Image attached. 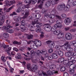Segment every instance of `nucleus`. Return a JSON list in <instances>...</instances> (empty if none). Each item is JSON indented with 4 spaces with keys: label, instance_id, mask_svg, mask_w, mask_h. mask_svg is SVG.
Segmentation results:
<instances>
[{
    "label": "nucleus",
    "instance_id": "4c0bfd02",
    "mask_svg": "<svg viewBox=\"0 0 76 76\" xmlns=\"http://www.w3.org/2000/svg\"><path fill=\"white\" fill-rule=\"evenodd\" d=\"M55 48L56 50H57V51H59V50H60L61 48V46L60 45H57L55 47Z\"/></svg>",
    "mask_w": 76,
    "mask_h": 76
},
{
    "label": "nucleus",
    "instance_id": "412c9836",
    "mask_svg": "<svg viewBox=\"0 0 76 76\" xmlns=\"http://www.w3.org/2000/svg\"><path fill=\"white\" fill-rule=\"evenodd\" d=\"M12 26H8L7 27L5 28V32H9V30L10 29L9 28H11Z\"/></svg>",
    "mask_w": 76,
    "mask_h": 76
},
{
    "label": "nucleus",
    "instance_id": "09e8293b",
    "mask_svg": "<svg viewBox=\"0 0 76 76\" xmlns=\"http://www.w3.org/2000/svg\"><path fill=\"white\" fill-rule=\"evenodd\" d=\"M32 2V4H35L37 2V0H31V2Z\"/></svg>",
    "mask_w": 76,
    "mask_h": 76
},
{
    "label": "nucleus",
    "instance_id": "9b49d317",
    "mask_svg": "<svg viewBox=\"0 0 76 76\" xmlns=\"http://www.w3.org/2000/svg\"><path fill=\"white\" fill-rule=\"evenodd\" d=\"M37 56H39V57L41 56V54H40V53L41 54H45L46 53L45 51H44L42 50L40 51L39 50H37Z\"/></svg>",
    "mask_w": 76,
    "mask_h": 76
},
{
    "label": "nucleus",
    "instance_id": "79ce46f5",
    "mask_svg": "<svg viewBox=\"0 0 76 76\" xmlns=\"http://www.w3.org/2000/svg\"><path fill=\"white\" fill-rule=\"evenodd\" d=\"M55 17H56L57 19H62L61 16L58 15H55Z\"/></svg>",
    "mask_w": 76,
    "mask_h": 76
},
{
    "label": "nucleus",
    "instance_id": "c85d7f7f",
    "mask_svg": "<svg viewBox=\"0 0 76 76\" xmlns=\"http://www.w3.org/2000/svg\"><path fill=\"white\" fill-rule=\"evenodd\" d=\"M3 37L5 38H8L9 37V36L8 33H4L3 34Z\"/></svg>",
    "mask_w": 76,
    "mask_h": 76
},
{
    "label": "nucleus",
    "instance_id": "f3484780",
    "mask_svg": "<svg viewBox=\"0 0 76 76\" xmlns=\"http://www.w3.org/2000/svg\"><path fill=\"white\" fill-rule=\"evenodd\" d=\"M61 30L58 29L56 31H54V34L55 35H58L60 34L61 33Z\"/></svg>",
    "mask_w": 76,
    "mask_h": 76
},
{
    "label": "nucleus",
    "instance_id": "a878e982",
    "mask_svg": "<svg viewBox=\"0 0 76 76\" xmlns=\"http://www.w3.org/2000/svg\"><path fill=\"white\" fill-rule=\"evenodd\" d=\"M71 63H70V62L69 63L67 62V63H66L67 64L65 66L66 67H67V68H69L70 69V66L71 65Z\"/></svg>",
    "mask_w": 76,
    "mask_h": 76
},
{
    "label": "nucleus",
    "instance_id": "0e129e2a",
    "mask_svg": "<svg viewBox=\"0 0 76 76\" xmlns=\"http://www.w3.org/2000/svg\"><path fill=\"white\" fill-rule=\"evenodd\" d=\"M61 21V20H57L56 21V23H57V25H58V24H60V23H61L60 22Z\"/></svg>",
    "mask_w": 76,
    "mask_h": 76
},
{
    "label": "nucleus",
    "instance_id": "c03bdc74",
    "mask_svg": "<svg viewBox=\"0 0 76 76\" xmlns=\"http://www.w3.org/2000/svg\"><path fill=\"white\" fill-rule=\"evenodd\" d=\"M66 70V68L64 66L62 67L60 69L61 72H64Z\"/></svg>",
    "mask_w": 76,
    "mask_h": 76
},
{
    "label": "nucleus",
    "instance_id": "423d86ee",
    "mask_svg": "<svg viewBox=\"0 0 76 76\" xmlns=\"http://www.w3.org/2000/svg\"><path fill=\"white\" fill-rule=\"evenodd\" d=\"M64 48L66 51H69V52H72L73 51V49L71 48L70 45H68L67 46H64Z\"/></svg>",
    "mask_w": 76,
    "mask_h": 76
},
{
    "label": "nucleus",
    "instance_id": "4d7b16f0",
    "mask_svg": "<svg viewBox=\"0 0 76 76\" xmlns=\"http://www.w3.org/2000/svg\"><path fill=\"white\" fill-rule=\"evenodd\" d=\"M20 11H21V8L20 7L17 9L16 12L17 13H20Z\"/></svg>",
    "mask_w": 76,
    "mask_h": 76
},
{
    "label": "nucleus",
    "instance_id": "58836bf2",
    "mask_svg": "<svg viewBox=\"0 0 76 76\" xmlns=\"http://www.w3.org/2000/svg\"><path fill=\"white\" fill-rule=\"evenodd\" d=\"M70 55L72 56H75L76 55V52H70Z\"/></svg>",
    "mask_w": 76,
    "mask_h": 76
},
{
    "label": "nucleus",
    "instance_id": "7c9ffc66",
    "mask_svg": "<svg viewBox=\"0 0 76 76\" xmlns=\"http://www.w3.org/2000/svg\"><path fill=\"white\" fill-rule=\"evenodd\" d=\"M44 17H47V18H48V19H49L50 18V15L48 14V13H46L44 15Z\"/></svg>",
    "mask_w": 76,
    "mask_h": 76
},
{
    "label": "nucleus",
    "instance_id": "c9c22d12",
    "mask_svg": "<svg viewBox=\"0 0 76 76\" xmlns=\"http://www.w3.org/2000/svg\"><path fill=\"white\" fill-rule=\"evenodd\" d=\"M50 69H54L56 68V66L54 65H51L50 66Z\"/></svg>",
    "mask_w": 76,
    "mask_h": 76
},
{
    "label": "nucleus",
    "instance_id": "5701e85b",
    "mask_svg": "<svg viewBox=\"0 0 76 76\" xmlns=\"http://www.w3.org/2000/svg\"><path fill=\"white\" fill-rule=\"evenodd\" d=\"M64 60V58H60L58 60V62L60 63H61L62 62H63Z\"/></svg>",
    "mask_w": 76,
    "mask_h": 76
},
{
    "label": "nucleus",
    "instance_id": "7ed1b4c3",
    "mask_svg": "<svg viewBox=\"0 0 76 76\" xmlns=\"http://www.w3.org/2000/svg\"><path fill=\"white\" fill-rule=\"evenodd\" d=\"M32 42L34 43L35 45L37 47H39V46H41L42 45L41 42V41H39L38 40L36 39L34 41H32Z\"/></svg>",
    "mask_w": 76,
    "mask_h": 76
},
{
    "label": "nucleus",
    "instance_id": "0eeeda50",
    "mask_svg": "<svg viewBox=\"0 0 76 76\" xmlns=\"http://www.w3.org/2000/svg\"><path fill=\"white\" fill-rule=\"evenodd\" d=\"M64 7H65V4H61L58 5L57 9L58 10L61 11L63 10Z\"/></svg>",
    "mask_w": 76,
    "mask_h": 76
},
{
    "label": "nucleus",
    "instance_id": "72a5a7b5",
    "mask_svg": "<svg viewBox=\"0 0 76 76\" xmlns=\"http://www.w3.org/2000/svg\"><path fill=\"white\" fill-rule=\"evenodd\" d=\"M27 67L28 70H29V69H31V70H32L31 68V65L30 64H27Z\"/></svg>",
    "mask_w": 76,
    "mask_h": 76
},
{
    "label": "nucleus",
    "instance_id": "f704fd0d",
    "mask_svg": "<svg viewBox=\"0 0 76 76\" xmlns=\"http://www.w3.org/2000/svg\"><path fill=\"white\" fill-rule=\"evenodd\" d=\"M51 3L50 1H47L45 4V6H47L48 7L50 6L51 5Z\"/></svg>",
    "mask_w": 76,
    "mask_h": 76
},
{
    "label": "nucleus",
    "instance_id": "6e6552de",
    "mask_svg": "<svg viewBox=\"0 0 76 76\" xmlns=\"http://www.w3.org/2000/svg\"><path fill=\"white\" fill-rule=\"evenodd\" d=\"M4 19H5L4 15H1L0 17V26L3 25V23L4 22Z\"/></svg>",
    "mask_w": 76,
    "mask_h": 76
},
{
    "label": "nucleus",
    "instance_id": "3c124183",
    "mask_svg": "<svg viewBox=\"0 0 76 76\" xmlns=\"http://www.w3.org/2000/svg\"><path fill=\"white\" fill-rule=\"evenodd\" d=\"M8 32L10 33V34H13L14 32V30L12 29H10Z\"/></svg>",
    "mask_w": 76,
    "mask_h": 76
},
{
    "label": "nucleus",
    "instance_id": "8fccbe9b",
    "mask_svg": "<svg viewBox=\"0 0 76 76\" xmlns=\"http://www.w3.org/2000/svg\"><path fill=\"white\" fill-rule=\"evenodd\" d=\"M30 55L34 56L35 54V52L33 50H31L30 52Z\"/></svg>",
    "mask_w": 76,
    "mask_h": 76
},
{
    "label": "nucleus",
    "instance_id": "774afa93",
    "mask_svg": "<svg viewBox=\"0 0 76 76\" xmlns=\"http://www.w3.org/2000/svg\"><path fill=\"white\" fill-rule=\"evenodd\" d=\"M2 45L3 48H4V49H6V48H7L6 45H5L4 43L2 44Z\"/></svg>",
    "mask_w": 76,
    "mask_h": 76
},
{
    "label": "nucleus",
    "instance_id": "c756f323",
    "mask_svg": "<svg viewBox=\"0 0 76 76\" xmlns=\"http://www.w3.org/2000/svg\"><path fill=\"white\" fill-rule=\"evenodd\" d=\"M34 38V36L32 35H28L27 36V39H32Z\"/></svg>",
    "mask_w": 76,
    "mask_h": 76
},
{
    "label": "nucleus",
    "instance_id": "dca6fc26",
    "mask_svg": "<svg viewBox=\"0 0 76 76\" xmlns=\"http://www.w3.org/2000/svg\"><path fill=\"white\" fill-rule=\"evenodd\" d=\"M49 1L50 3V4L52 6H54L55 4H57L58 3V2H56L55 0H50Z\"/></svg>",
    "mask_w": 76,
    "mask_h": 76
},
{
    "label": "nucleus",
    "instance_id": "864d4df0",
    "mask_svg": "<svg viewBox=\"0 0 76 76\" xmlns=\"http://www.w3.org/2000/svg\"><path fill=\"white\" fill-rule=\"evenodd\" d=\"M51 49H49L48 52L49 53H53V49L52 48H50Z\"/></svg>",
    "mask_w": 76,
    "mask_h": 76
},
{
    "label": "nucleus",
    "instance_id": "e2e57ef3",
    "mask_svg": "<svg viewBox=\"0 0 76 76\" xmlns=\"http://www.w3.org/2000/svg\"><path fill=\"white\" fill-rule=\"evenodd\" d=\"M56 10H55V9H54L53 10L52 12V13H53V14H56Z\"/></svg>",
    "mask_w": 76,
    "mask_h": 76
},
{
    "label": "nucleus",
    "instance_id": "338daca9",
    "mask_svg": "<svg viewBox=\"0 0 76 76\" xmlns=\"http://www.w3.org/2000/svg\"><path fill=\"white\" fill-rule=\"evenodd\" d=\"M46 12H47V11L45 9H43L42 10V13H43V14L45 13Z\"/></svg>",
    "mask_w": 76,
    "mask_h": 76
},
{
    "label": "nucleus",
    "instance_id": "de8ad7c7",
    "mask_svg": "<svg viewBox=\"0 0 76 76\" xmlns=\"http://www.w3.org/2000/svg\"><path fill=\"white\" fill-rule=\"evenodd\" d=\"M20 29H21L22 31H26V28L22 27L21 26H20Z\"/></svg>",
    "mask_w": 76,
    "mask_h": 76
},
{
    "label": "nucleus",
    "instance_id": "603ef678",
    "mask_svg": "<svg viewBox=\"0 0 76 76\" xmlns=\"http://www.w3.org/2000/svg\"><path fill=\"white\" fill-rule=\"evenodd\" d=\"M36 32H37V33H38V32H40L41 31V29H38V28H36L35 29Z\"/></svg>",
    "mask_w": 76,
    "mask_h": 76
},
{
    "label": "nucleus",
    "instance_id": "f257e3e1",
    "mask_svg": "<svg viewBox=\"0 0 76 76\" xmlns=\"http://www.w3.org/2000/svg\"><path fill=\"white\" fill-rule=\"evenodd\" d=\"M53 73L58 74V71H56L54 72H52L50 70L48 71H47V74H48V75L46 74L45 73H44L42 71H39V75L40 76H48V75L51 76L53 75Z\"/></svg>",
    "mask_w": 76,
    "mask_h": 76
},
{
    "label": "nucleus",
    "instance_id": "052dcab7",
    "mask_svg": "<svg viewBox=\"0 0 76 76\" xmlns=\"http://www.w3.org/2000/svg\"><path fill=\"white\" fill-rule=\"evenodd\" d=\"M61 16L63 19H64V18H66V15L65 14H63L61 15Z\"/></svg>",
    "mask_w": 76,
    "mask_h": 76
},
{
    "label": "nucleus",
    "instance_id": "5fc2aeb1",
    "mask_svg": "<svg viewBox=\"0 0 76 76\" xmlns=\"http://www.w3.org/2000/svg\"><path fill=\"white\" fill-rule=\"evenodd\" d=\"M12 49V47H9L8 49H7L6 50V52H10V50Z\"/></svg>",
    "mask_w": 76,
    "mask_h": 76
},
{
    "label": "nucleus",
    "instance_id": "6ab92c4d",
    "mask_svg": "<svg viewBox=\"0 0 76 76\" xmlns=\"http://www.w3.org/2000/svg\"><path fill=\"white\" fill-rule=\"evenodd\" d=\"M45 1V0H42V1L41 2L40 4L38 6V8H39V9H42L43 3H44V1Z\"/></svg>",
    "mask_w": 76,
    "mask_h": 76
},
{
    "label": "nucleus",
    "instance_id": "6e6d98bb",
    "mask_svg": "<svg viewBox=\"0 0 76 76\" xmlns=\"http://www.w3.org/2000/svg\"><path fill=\"white\" fill-rule=\"evenodd\" d=\"M44 33L43 32H41V34L40 35V38H42L43 37H44Z\"/></svg>",
    "mask_w": 76,
    "mask_h": 76
},
{
    "label": "nucleus",
    "instance_id": "680f3d73",
    "mask_svg": "<svg viewBox=\"0 0 76 76\" xmlns=\"http://www.w3.org/2000/svg\"><path fill=\"white\" fill-rule=\"evenodd\" d=\"M70 32H76V28H73L70 30Z\"/></svg>",
    "mask_w": 76,
    "mask_h": 76
},
{
    "label": "nucleus",
    "instance_id": "4be33fe9",
    "mask_svg": "<svg viewBox=\"0 0 76 76\" xmlns=\"http://www.w3.org/2000/svg\"><path fill=\"white\" fill-rule=\"evenodd\" d=\"M42 26V24L40 23H38L35 26H34V27H37V28H40L41 26Z\"/></svg>",
    "mask_w": 76,
    "mask_h": 76
},
{
    "label": "nucleus",
    "instance_id": "f03ea898",
    "mask_svg": "<svg viewBox=\"0 0 76 76\" xmlns=\"http://www.w3.org/2000/svg\"><path fill=\"white\" fill-rule=\"evenodd\" d=\"M74 63L71 64V66H70L69 71L71 73H74L75 72V69H76V65L74 64Z\"/></svg>",
    "mask_w": 76,
    "mask_h": 76
},
{
    "label": "nucleus",
    "instance_id": "1a4fd4ad",
    "mask_svg": "<svg viewBox=\"0 0 76 76\" xmlns=\"http://www.w3.org/2000/svg\"><path fill=\"white\" fill-rule=\"evenodd\" d=\"M29 10L28 9H26L25 11V15H24V16L23 17V19H26L28 15L29 14Z\"/></svg>",
    "mask_w": 76,
    "mask_h": 76
},
{
    "label": "nucleus",
    "instance_id": "473e14b6",
    "mask_svg": "<svg viewBox=\"0 0 76 76\" xmlns=\"http://www.w3.org/2000/svg\"><path fill=\"white\" fill-rule=\"evenodd\" d=\"M65 55L66 57H69V56H70V52H66Z\"/></svg>",
    "mask_w": 76,
    "mask_h": 76
},
{
    "label": "nucleus",
    "instance_id": "f8f14e48",
    "mask_svg": "<svg viewBox=\"0 0 76 76\" xmlns=\"http://www.w3.org/2000/svg\"><path fill=\"white\" fill-rule=\"evenodd\" d=\"M55 52L57 54H58L60 57H63L64 56V53L63 51L61 50H56Z\"/></svg>",
    "mask_w": 76,
    "mask_h": 76
},
{
    "label": "nucleus",
    "instance_id": "2f4dec72",
    "mask_svg": "<svg viewBox=\"0 0 76 76\" xmlns=\"http://www.w3.org/2000/svg\"><path fill=\"white\" fill-rule=\"evenodd\" d=\"M28 20L30 22H32H32H33L34 20V19H33V17L31 16H30L28 17Z\"/></svg>",
    "mask_w": 76,
    "mask_h": 76
},
{
    "label": "nucleus",
    "instance_id": "69168bd1",
    "mask_svg": "<svg viewBox=\"0 0 76 76\" xmlns=\"http://www.w3.org/2000/svg\"><path fill=\"white\" fill-rule=\"evenodd\" d=\"M10 72L12 73H13V70L14 71V69L12 68H10Z\"/></svg>",
    "mask_w": 76,
    "mask_h": 76
},
{
    "label": "nucleus",
    "instance_id": "2eb2a0df",
    "mask_svg": "<svg viewBox=\"0 0 76 76\" xmlns=\"http://www.w3.org/2000/svg\"><path fill=\"white\" fill-rule=\"evenodd\" d=\"M15 7V5H12V7L9 8L8 10H7V8L4 7V10L5 11V10H7L6 11V12H10V10H12V9H13V7Z\"/></svg>",
    "mask_w": 76,
    "mask_h": 76
},
{
    "label": "nucleus",
    "instance_id": "49530a36",
    "mask_svg": "<svg viewBox=\"0 0 76 76\" xmlns=\"http://www.w3.org/2000/svg\"><path fill=\"white\" fill-rule=\"evenodd\" d=\"M53 58L52 55V56H49V57H48V59L49 60H53Z\"/></svg>",
    "mask_w": 76,
    "mask_h": 76
},
{
    "label": "nucleus",
    "instance_id": "393cba45",
    "mask_svg": "<svg viewBox=\"0 0 76 76\" xmlns=\"http://www.w3.org/2000/svg\"><path fill=\"white\" fill-rule=\"evenodd\" d=\"M13 43L14 44L17 45H21V44L20 42H18L17 41H14L13 42Z\"/></svg>",
    "mask_w": 76,
    "mask_h": 76
},
{
    "label": "nucleus",
    "instance_id": "a19ab883",
    "mask_svg": "<svg viewBox=\"0 0 76 76\" xmlns=\"http://www.w3.org/2000/svg\"><path fill=\"white\" fill-rule=\"evenodd\" d=\"M31 61L32 63H36V62H37V61H38V60L37 59H32Z\"/></svg>",
    "mask_w": 76,
    "mask_h": 76
},
{
    "label": "nucleus",
    "instance_id": "bb28decb",
    "mask_svg": "<svg viewBox=\"0 0 76 76\" xmlns=\"http://www.w3.org/2000/svg\"><path fill=\"white\" fill-rule=\"evenodd\" d=\"M53 58L54 59H57L58 58V56L56 53H53L52 55Z\"/></svg>",
    "mask_w": 76,
    "mask_h": 76
},
{
    "label": "nucleus",
    "instance_id": "39448f33",
    "mask_svg": "<svg viewBox=\"0 0 76 76\" xmlns=\"http://www.w3.org/2000/svg\"><path fill=\"white\" fill-rule=\"evenodd\" d=\"M68 60H65V61H66L67 63H68L69 61H70V63H75L76 61H75V60L73 59H74V58L71 57L70 56H68Z\"/></svg>",
    "mask_w": 76,
    "mask_h": 76
},
{
    "label": "nucleus",
    "instance_id": "4468645a",
    "mask_svg": "<svg viewBox=\"0 0 76 76\" xmlns=\"http://www.w3.org/2000/svg\"><path fill=\"white\" fill-rule=\"evenodd\" d=\"M45 29L46 31L50 32V31H52V30L54 29V28H51V27L50 26H46L45 27Z\"/></svg>",
    "mask_w": 76,
    "mask_h": 76
},
{
    "label": "nucleus",
    "instance_id": "13d9d810",
    "mask_svg": "<svg viewBox=\"0 0 76 76\" xmlns=\"http://www.w3.org/2000/svg\"><path fill=\"white\" fill-rule=\"evenodd\" d=\"M72 44L73 45L74 47H76V42L74 41L72 42Z\"/></svg>",
    "mask_w": 76,
    "mask_h": 76
},
{
    "label": "nucleus",
    "instance_id": "9d476101",
    "mask_svg": "<svg viewBox=\"0 0 76 76\" xmlns=\"http://www.w3.org/2000/svg\"><path fill=\"white\" fill-rule=\"evenodd\" d=\"M72 22V19L71 18H66L64 21V22L65 23L66 25H69Z\"/></svg>",
    "mask_w": 76,
    "mask_h": 76
},
{
    "label": "nucleus",
    "instance_id": "b1692460",
    "mask_svg": "<svg viewBox=\"0 0 76 76\" xmlns=\"http://www.w3.org/2000/svg\"><path fill=\"white\" fill-rule=\"evenodd\" d=\"M56 15L55 14L50 15L49 19H54L55 18Z\"/></svg>",
    "mask_w": 76,
    "mask_h": 76
},
{
    "label": "nucleus",
    "instance_id": "ea45409f",
    "mask_svg": "<svg viewBox=\"0 0 76 76\" xmlns=\"http://www.w3.org/2000/svg\"><path fill=\"white\" fill-rule=\"evenodd\" d=\"M21 25L22 26H25L26 24H25V21L24 20H22L21 22Z\"/></svg>",
    "mask_w": 76,
    "mask_h": 76
},
{
    "label": "nucleus",
    "instance_id": "ddd939ff",
    "mask_svg": "<svg viewBox=\"0 0 76 76\" xmlns=\"http://www.w3.org/2000/svg\"><path fill=\"white\" fill-rule=\"evenodd\" d=\"M65 38L67 40L72 39V34L70 33H67L65 36Z\"/></svg>",
    "mask_w": 76,
    "mask_h": 76
},
{
    "label": "nucleus",
    "instance_id": "a211bd4d",
    "mask_svg": "<svg viewBox=\"0 0 76 76\" xmlns=\"http://www.w3.org/2000/svg\"><path fill=\"white\" fill-rule=\"evenodd\" d=\"M38 69V67L37 66V65L36 64H33L31 66V69L34 70H37Z\"/></svg>",
    "mask_w": 76,
    "mask_h": 76
},
{
    "label": "nucleus",
    "instance_id": "aec40b11",
    "mask_svg": "<svg viewBox=\"0 0 76 76\" xmlns=\"http://www.w3.org/2000/svg\"><path fill=\"white\" fill-rule=\"evenodd\" d=\"M38 19H35L34 20V21H33L32 23V25L34 26H35L36 25L35 24L37 23V24L38 23Z\"/></svg>",
    "mask_w": 76,
    "mask_h": 76
},
{
    "label": "nucleus",
    "instance_id": "cd10ccee",
    "mask_svg": "<svg viewBox=\"0 0 76 76\" xmlns=\"http://www.w3.org/2000/svg\"><path fill=\"white\" fill-rule=\"evenodd\" d=\"M57 38H58V39H60L61 38H62L63 37V33H60L57 36Z\"/></svg>",
    "mask_w": 76,
    "mask_h": 76
},
{
    "label": "nucleus",
    "instance_id": "bf43d9fd",
    "mask_svg": "<svg viewBox=\"0 0 76 76\" xmlns=\"http://www.w3.org/2000/svg\"><path fill=\"white\" fill-rule=\"evenodd\" d=\"M58 25V28H61L62 27V24L61 23L60 24H57Z\"/></svg>",
    "mask_w": 76,
    "mask_h": 76
},
{
    "label": "nucleus",
    "instance_id": "e433bc0d",
    "mask_svg": "<svg viewBox=\"0 0 76 76\" xmlns=\"http://www.w3.org/2000/svg\"><path fill=\"white\" fill-rule=\"evenodd\" d=\"M24 3H25L31 4V0H25Z\"/></svg>",
    "mask_w": 76,
    "mask_h": 76
},
{
    "label": "nucleus",
    "instance_id": "37998d69",
    "mask_svg": "<svg viewBox=\"0 0 76 76\" xmlns=\"http://www.w3.org/2000/svg\"><path fill=\"white\" fill-rule=\"evenodd\" d=\"M23 18H22L20 17H18L17 16H15V18H17V21H19V20H21V19Z\"/></svg>",
    "mask_w": 76,
    "mask_h": 76
},
{
    "label": "nucleus",
    "instance_id": "a18cd8bd",
    "mask_svg": "<svg viewBox=\"0 0 76 76\" xmlns=\"http://www.w3.org/2000/svg\"><path fill=\"white\" fill-rule=\"evenodd\" d=\"M17 56L15 57V58H17V59H21L22 58V57H21V55H18Z\"/></svg>",
    "mask_w": 76,
    "mask_h": 76
},
{
    "label": "nucleus",
    "instance_id": "20e7f679",
    "mask_svg": "<svg viewBox=\"0 0 76 76\" xmlns=\"http://www.w3.org/2000/svg\"><path fill=\"white\" fill-rule=\"evenodd\" d=\"M47 44H49V47L50 48H53L54 47V42L50 40H48L46 42Z\"/></svg>",
    "mask_w": 76,
    "mask_h": 76
}]
</instances>
